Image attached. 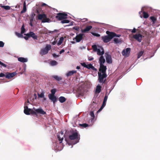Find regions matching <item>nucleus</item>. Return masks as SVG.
Returning <instances> with one entry per match:
<instances>
[{
	"label": "nucleus",
	"mask_w": 160,
	"mask_h": 160,
	"mask_svg": "<svg viewBox=\"0 0 160 160\" xmlns=\"http://www.w3.org/2000/svg\"><path fill=\"white\" fill-rule=\"evenodd\" d=\"M69 138L71 140H75L74 144H75L79 142L80 139V135L77 131L75 130L72 132V134L69 136Z\"/></svg>",
	"instance_id": "nucleus-1"
},
{
	"label": "nucleus",
	"mask_w": 160,
	"mask_h": 160,
	"mask_svg": "<svg viewBox=\"0 0 160 160\" xmlns=\"http://www.w3.org/2000/svg\"><path fill=\"white\" fill-rule=\"evenodd\" d=\"M108 35L102 37V39L103 40V42L105 43H107L111 41L113 38V36H112L111 32L107 31L106 32Z\"/></svg>",
	"instance_id": "nucleus-2"
},
{
	"label": "nucleus",
	"mask_w": 160,
	"mask_h": 160,
	"mask_svg": "<svg viewBox=\"0 0 160 160\" xmlns=\"http://www.w3.org/2000/svg\"><path fill=\"white\" fill-rule=\"evenodd\" d=\"M98 80L99 82L104 83L105 82L106 79L104 80L107 76L106 73H102L101 72H98Z\"/></svg>",
	"instance_id": "nucleus-3"
},
{
	"label": "nucleus",
	"mask_w": 160,
	"mask_h": 160,
	"mask_svg": "<svg viewBox=\"0 0 160 160\" xmlns=\"http://www.w3.org/2000/svg\"><path fill=\"white\" fill-rule=\"evenodd\" d=\"M51 49V46L50 45L47 44L45 48L42 49L40 52V54L42 55L47 54L49 50Z\"/></svg>",
	"instance_id": "nucleus-4"
},
{
	"label": "nucleus",
	"mask_w": 160,
	"mask_h": 160,
	"mask_svg": "<svg viewBox=\"0 0 160 160\" xmlns=\"http://www.w3.org/2000/svg\"><path fill=\"white\" fill-rule=\"evenodd\" d=\"M67 16L68 15L66 13L59 12L57 14V15L56 16L55 18L58 20L60 21L67 18Z\"/></svg>",
	"instance_id": "nucleus-5"
},
{
	"label": "nucleus",
	"mask_w": 160,
	"mask_h": 160,
	"mask_svg": "<svg viewBox=\"0 0 160 160\" xmlns=\"http://www.w3.org/2000/svg\"><path fill=\"white\" fill-rule=\"evenodd\" d=\"M81 65L85 68H86L88 69H91L94 71H96L97 69L92 66L91 64H86L85 62L81 63Z\"/></svg>",
	"instance_id": "nucleus-6"
},
{
	"label": "nucleus",
	"mask_w": 160,
	"mask_h": 160,
	"mask_svg": "<svg viewBox=\"0 0 160 160\" xmlns=\"http://www.w3.org/2000/svg\"><path fill=\"white\" fill-rule=\"evenodd\" d=\"M143 37L142 35L140 34L137 33L133 35L132 38L135 39L139 42H141L142 40V38Z\"/></svg>",
	"instance_id": "nucleus-7"
},
{
	"label": "nucleus",
	"mask_w": 160,
	"mask_h": 160,
	"mask_svg": "<svg viewBox=\"0 0 160 160\" xmlns=\"http://www.w3.org/2000/svg\"><path fill=\"white\" fill-rule=\"evenodd\" d=\"M84 35L83 33H80L77 35L76 37L73 38V40H75L77 42H80L83 38V36Z\"/></svg>",
	"instance_id": "nucleus-8"
},
{
	"label": "nucleus",
	"mask_w": 160,
	"mask_h": 160,
	"mask_svg": "<svg viewBox=\"0 0 160 160\" xmlns=\"http://www.w3.org/2000/svg\"><path fill=\"white\" fill-rule=\"evenodd\" d=\"M33 109L35 111H36V116H37V114H41L42 115H44L46 114V112L41 108H39L38 109H36L35 108H33Z\"/></svg>",
	"instance_id": "nucleus-9"
},
{
	"label": "nucleus",
	"mask_w": 160,
	"mask_h": 160,
	"mask_svg": "<svg viewBox=\"0 0 160 160\" xmlns=\"http://www.w3.org/2000/svg\"><path fill=\"white\" fill-rule=\"evenodd\" d=\"M85 92L84 88L82 86L79 87L77 89V92L79 95L83 96Z\"/></svg>",
	"instance_id": "nucleus-10"
},
{
	"label": "nucleus",
	"mask_w": 160,
	"mask_h": 160,
	"mask_svg": "<svg viewBox=\"0 0 160 160\" xmlns=\"http://www.w3.org/2000/svg\"><path fill=\"white\" fill-rule=\"evenodd\" d=\"M130 50L131 49L130 48H127L126 49L123 50L122 52V55L125 57L128 56Z\"/></svg>",
	"instance_id": "nucleus-11"
},
{
	"label": "nucleus",
	"mask_w": 160,
	"mask_h": 160,
	"mask_svg": "<svg viewBox=\"0 0 160 160\" xmlns=\"http://www.w3.org/2000/svg\"><path fill=\"white\" fill-rule=\"evenodd\" d=\"M107 68L106 66L104 65H100V68L99 69V72L102 73H106V71Z\"/></svg>",
	"instance_id": "nucleus-12"
},
{
	"label": "nucleus",
	"mask_w": 160,
	"mask_h": 160,
	"mask_svg": "<svg viewBox=\"0 0 160 160\" xmlns=\"http://www.w3.org/2000/svg\"><path fill=\"white\" fill-rule=\"evenodd\" d=\"M16 74V72L10 73L7 72L6 73L5 78L8 79H10L13 77Z\"/></svg>",
	"instance_id": "nucleus-13"
},
{
	"label": "nucleus",
	"mask_w": 160,
	"mask_h": 160,
	"mask_svg": "<svg viewBox=\"0 0 160 160\" xmlns=\"http://www.w3.org/2000/svg\"><path fill=\"white\" fill-rule=\"evenodd\" d=\"M57 137L58 140L60 142V143H61L62 142L64 137V135L63 134V132H58L57 135Z\"/></svg>",
	"instance_id": "nucleus-14"
},
{
	"label": "nucleus",
	"mask_w": 160,
	"mask_h": 160,
	"mask_svg": "<svg viewBox=\"0 0 160 160\" xmlns=\"http://www.w3.org/2000/svg\"><path fill=\"white\" fill-rule=\"evenodd\" d=\"M106 60L108 63H111L112 62V59L111 56L107 53H105Z\"/></svg>",
	"instance_id": "nucleus-15"
},
{
	"label": "nucleus",
	"mask_w": 160,
	"mask_h": 160,
	"mask_svg": "<svg viewBox=\"0 0 160 160\" xmlns=\"http://www.w3.org/2000/svg\"><path fill=\"white\" fill-rule=\"evenodd\" d=\"M24 35H25L27 37H31L34 39H37V36L33 32H30L29 33L27 34H24Z\"/></svg>",
	"instance_id": "nucleus-16"
},
{
	"label": "nucleus",
	"mask_w": 160,
	"mask_h": 160,
	"mask_svg": "<svg viewBox=\"0 0 160 160\" xmlns=\"http://www.w3.org/2000/svg\"><path fill=\"white\" fill-rule=\"evenodd\" d=\"M48 97L49 99L55 103L57 101L56 97L55 95H48Z\"/></svg>",
	"instance_id": "nucleus-17"
},
{
	"label": "nucleus",
	"mask_w": 160,
	"mask_h": 160,
	"mask_svg": "<svg viewBox=\"0 0 160 160\" xmlns=\"http://www.w3.org/2000/svg\"><path fill=\"white\" fill-rule=\"evenodd\" d=\"M30 108H28L27 106H24V113L26 115H30Z\"/></svg>",
	"instance_id": "nucleus-18"
},
{
	"label": "nucleus",
	"mask_w": 160,
	"mask_h": 160,
	"mask_svg": "<svg viewBox=\"0 0 160 160\" xmlns=\"http://www.w3.org/2000/svg\"><path fill=\"white\" fill-rule=\"evenodd\" d=\"M101 49H102V51H101V50L100 49H98L96 51L97 52V54L98 55H101L102 56L104 53V50L103 48L101 47Z\"/></svg>",
	"instance_id": "nucleus-19"
},
{
	"label": "nucleus",
	"mask_w": 160,
	"mask_h": 160,
	"mask_svg": "<svg viewBox=\"0 0 160 160\" xmlns=\"http://www.w3.org/2000/svg\"><path fill=\"white\" fill-rule=\"evenodd\" d=\"M92 27L91 26H87L84 29H82L81 30L82 32H85L89 31L92 28Z\"/></svg>",
	"instance_id": "nucleus-20"
},
{
	"label": "nucleus",
	"mask_w": 160,
	"mask_h": 160,
	"mask_svg": "<svg viewBox=\"0 0 160 160\" xmlns=\"http://www.w3.org/2000/svg\"><path fill=\"white\" fill-rule=\"evenodd\" d=\"M99 61L100 65H103L105 61L103 56H101L100 57Z\"/></svg>",
	"instance_id": "nucleus-21"
},
{
	"label": "nucleus",
	"mask_w": 160,
	"mask_h": 160,
	"mask_svg": "<svg viewBox=\"0 0 160 160\" xmlns=\"http://www.w3.org/2000/svg\"><path fill=\"white\" fill-rule=\"evenodd\" d=\"M18 60L22 62H27L28 61V59L26 58L22 57H19L18 58Z\"/></svg>",
	"instance_id": "nucleus-22"
},
{
	"label": "nucleus",
	"mask_w": 160,
	"mask_h": 160,
	"mask_svg": "<svg viewBox=\"0 0 160 160\" xmlns=\"http://www.w3.org/2000/svg\"><path fill=\"white\" fill-rule=\"evenodd\" d=\"M76 72H77V71H76V70L70 71H69V72H68L66 74V76L67 77L71 76L73 74L76 73Z\"/></svg>",
	"instance_id": "nucleus-23"
},
{
	"label": "nucleus",
	"mask_w": 160,
	"mask_h": 160,
	"mask_svg": "<svg viewBox=\"0 0 160 160\" xmlns=\"http://www.w3.org/2000/svg\"><path fill=\"white\" fill-rule=\"evenodd\" d=\"M44 18H46V15L45 14H39L38 16V18L39 20H42Z\"/></svg>",
	"instance_id": "nucleus-24"
},
{
	"label": "nucleus",
	"mask_w": 160,
	"mask_h": 160,
	"mask_svg": "<svg viewBox=\"0 0 160 160\" xmlns=\"http://www.w3.org/2000/svg\"><path fill=\"white\" fill-rule=\"evenodd\" d=\"M101 86L99 85H98L96 89V92L98 93H99L101 92Z\"/></svg>",
	"instance_id": "nucleus-25"
},
{
	"label": "nucleus",
	"mask_w": 160,
	"mask_h": 160,
	"mask_svg": "<svg viewBox=\"0 0 160 160\" xmlns=\"http://www.w3.org/2000/svg\"><path fill=\"white\" fill-rule=\"evenodd\" d=\"M52 77L57 81H60L62 80V78L57 75H53Z\"/></svg>",
	"instance_id": "nucleus-26"
},
{
	"label": "nucleus",
	"mask_w": 160,
	"mask_h": 160,
	"mask_svg": "<svg viewBox=\"0 0 160 160\" xmlns=\"http://www.w3.org/2000/svg\"><path fill=\"white\" fill-rule=\"evenodd\" d=\"M66 100V98L63 96H61L59 98V100L61 103H63Z\"/></svg>",
	"instance_id": "nucleus-27"
},
{
	"label": "nucleus",
	"mask_w": 160,
	"mask_h": 160,
	"mask_svg": "<svg viewBox=\"0 0 160 160\" xmlns=\"http://www.w3.org/2000/svg\"><path fill=\"white\" fill-rule=\"evenodd\" d=\"M27 10V8L26 5V3L25 2H24L23 3V8L22 10L21 11V13H25Z\"/></svg>",
	"instance_id": "nucleus-28"
},
{
	"label": "nucleus",
	"mask_w": 160,
	"mask_h": 160,
	"mask_svg": "<svg viewBox=\"0 0 160 160\" xmlns=\"http://www.w3.org/2000/svg\"><path fill=\"white\" fill-rule=\"evenodd\" d=\"M50 19L47 17V16H46V18H44L42 20V22H49L50 21Z\"/></svg>",
	"instance_id": "nucleus-29"
},
{
	"label": "nucleus",
	"mask_w": 160,
	"mask_h": 160,
	"mask_svg": "<svg viewBox=\"0 0 160 160\" xmlns=\"http://www.w3.org/2000/svg\"><path fill=\"white\" fill-rule=\"evenodd\" d=\"M113 41L115 43H118L122 42V40L120 39L115 38L113 39Z\"/></svg>",
	"instance_id": "nucleus-30"
},
{
	"label": "nucleus",
	"mask_w": 160,
	"mask_h": 160,
	"mask_svg": "<svg viewBox=\"0 0 160 160\" xmlns=\"http://www.w3.org/2000/svg\"><path fill=\"white\" fill-rule=\"evenodd\" d=\"M1 8H4L6 10H9L10 9V7L8 6H2V4H0Z\"/></svg>",
	"instance_id": "nucleus-31"
},
{
	"label": "nucleus",
	"mask_w": 160,
	"mask_h": 160,
	"mask_svg": "<svg viewBox=\"0 0 160 160\" xmlns=\"http://www.w3.org/2000/svg\"><path fill=\"white\" fill-rule=\"evenodd\" d=\"M63 39L64 38L63 37H61L60 38V39L57 43V45L58 46L60 45L62 43Z\"/></svg>",
	"instance_id": "nucleus-32"
},
{
	"label": "nucleus",
	"mask_w": 160,
	"mask_h": 160,
	"mask_svg": "<svg viewBox=\"0 0 160 160\" xmlns=\"http://www.w3.org/2000/svg\"><path fill=\"white\" fill-rule=\"evenodd\" d=\"M150 18L153 24L155 23L157 20V18L156 17L154 16H151L150 17Z\"/></svg>",
	"instance_id": "nucleus-33"
},
{
	"label": "nucleus",
	"mask_w": 160,
	"mask_h": 160,
	"mask_svg": "<svg viewBox=\"0 0 160 160\" xmlns=\"http://www.w3.org/2000/svg\"><path fill=\"white\" fill-rule=\"evenodd\" d=\"M142 13L143 14V17L144 18H147L148 17L149 15L147 12H146L144 11Z\"/></svg>",
	"instance_id": "nucleus-34"
},
{
	"label": "nucleus",
	"mask_w": 160,
	"mask_h": 160,
	"mask_svg": "<svg viewBox=\"0 0 160 160\" xmlns=\"http://www.w3.org/2000/svg\"><path fill=\"white\" fill-rule=\"evenodd\" d=\"M112 36H113V38L114 37H120L121 35L120 34H117L115 32H111Z\"/></svg>",
	"instance_id": "nucleus-35"
},
{
	"label": "nucleus",
	"mask_w": 160,
	"mask_h": 160,
	"mask_svg": "<svg viewBox=\"0 0 160 160\" xmlns=\"http://www.w3.org/2000/svg\"><path fill=\"white\" fill-rule=\"evenodd\" d=\"M58 64V62H57L55 60H52L50 62V64L51 66H55Z\"/></svg>",
	"instance_id": "nucleus-36"
},
{
	"label": "nucleus",
	"mask_w": 160,
	"mask_h": 160,
	"mask_svg": "<svg viewBox=\"0 0 160 160\" xmlns=\"http://www.w3.org/2000/svg\"><path fill=\"white\" fill-rule=\"evenodd\" d=\"M51 94H49L48 95H55V93L56 92V89L54 88L51 90Z\"/></svg>",
	"instance_id": "nucleus-37"
},
{
	"label": "nucleus",
	"mask_w": 160,
	"mask_h": 160,
	"mask_svg": "<svg viewBox=\"0 0 160 160\" xmlns=\"http://www.w3.org/2000/svg\"><path fill=\"white\" fill-rule=\"evenodd\" d=\"M25 31V29L24 28V25H23L21 28V33H23Z\"/></svg>",
	"instance_id": "nucleus-38"
},
{
	"label": "nucleus",
	"mask_w": 160,
	"mask_h": 160,
	"mask_svg": "<svg viewBox=\"0 0 160 160\" xmlns=\"http://www.w3.org/2000/svg\"><path fill=\"white\" fill-rule=\"evenodd\" d=\"M144 52L141 51L138 53V58H139L141 56H142L143 53Z\"/></svg>",
	"instance_id": "nucleus-39"
},
{
	"label": "nucleus",
	"mask_w": 160,
	"mask_h": 160,
	"mask_svg": "<svg viewBox=\"0 0 160 160\" xmlns=\"http://www.w3.org/2000/svg\"><path fill=\"white\" fill-rule=\"evenodd\" d=\"M30 114H31L32 115H35L36 116V111L31 109H30Z\"/></svg>",
	"instance_id": "nucleus-40"
},
{
	"label": "nucleus",
	"mask_w": 160,
	"mask_h": 160,
	"mask_svg": "<svg viewBox=\"0 0 160 160\" xmlns=\"http://www.w3.org/2000/svg\"><path fill=\"white\" fill-rule=\"evenodd\" d=\"M38 95L39 98H42L44 97V93L42 92L40 94L38 93Z\"/></svg>",
	"instance_id": "nucleus-41"
},
{
	"label": "nucleus",
	"mask_w": 160,
	"mask_h": 160,
	"mask_svg": "<svg viewBox=\"0 0 160 160\" xmlns=\"http://www.w3.org/2000/svg\"><path fill=\"white\" fill-rule=\"evenodd\" d=\"M70 22L68 20H62L61 21V22L63 24L65 23H68Z\"/></svg>",
	"instance_id": "nucleus-42"
},
{
	"label": "nucleus",
	"mask_w": 160,
	"mask_h": 160,
	"mask_svg": "<svg viewBox=\"0 0 160 160\" xmlns=\"http://www.w3.org/2000/svg\"><path fill=\"white\" fill-rule=\"evenodd\" d=\"M79 125L81 126L82 127L84 128H86L89 126L88 124L86 123H83L82 124H79Z\"/></svg>",
	"instance_id": "nucleus-43"
},
{
	"label": "nucleus",
	"mask_w": 160,
	"mask_h": 160,
	"mask_svg": "<svg viewBox=\"0 0 160 160\" xmlns=\"http://www.w3.org/2000/svg\"><path fill=\"white\" fill-rule=\"evenodd\" d=\"M15 34L17 36H18L19 38H22L23 37L21 33H18L17 32H15Z\"/></svg>",
	"instance_id": "nucleus-44"
},
{
	"label": "nucleus",
	"mask_w": 160,
	"mask_h": 160,
	"mask_svg": "<svg viewBox=\"0 0 160 160\" xmlns=\"http://www.w3.org/2000/svg\"><path fill=\"white\" fill-rule=\"evenodd\" d=\"M90 115L91 117H92V119H93L94 118L95 116L93 112V111H91L90 113Z\"/></svg>",
	"instance_id": "nucleus-45"
},
{
	"label": "nucleus",
	"mask_w": 160,
	"mask_h": 160,
	"mask_svg": "<svg viewBox=\"0 0 160 160\" xmlns=\"http://www.w3.org/2000/svg\"><path fill=\"white\" fill-rule=\"evenodd\" d=\"M92 49H93V50L94 51H96L98 49L97 48V46L96 45H92Z\"/></svg>",
	"instance_id": "nucleus-46"
},
{
	"label": "nucleus",
	"mask_w": 160,
	"mask_h": 160,
	"mask_svg": "<svg viewBox=\"0 0 160 160\" xmlns=\"http://www.w3.org/2000/svg\"><path fill=\"white\" fill-rule=\"evenodd\" d=\"M138 29L136 30L135 28H134L132 30L130 29L129 31H131L132 33H134L136 32V30L138 31Z\"/></svg>",
	"instance_id": "nucleus-47"
},
{
	"label": "nucleus",
	"mask_w": 160,
	"mask_h": 160,
	"mask_svg": "<svg viewBox=\"0 0 160 160\" xmlns=\"http://www.w3.org/2000/svg\"><path fill=\"white\" fill-rule=\"evenodd\" d=\"M92 33L93 35L95 36L98 37H99L100 36V35L98 33H95V32H92Z\"/></svg>",
	"instance_id": "nucleus-48"
},
{
	"label": "nucleus",
	"mask_w": 160,
	"mask_h": 160,
	"mask_svg": "<svg viewBox=\"0 0 160 160\" xmlns=\"http://www.w3.org/2000/svg\"><path fill=\"white\" fill-rule=\"evenodd\" d=\"M73 28L74 29H75L77 31H79V30L80 29L78 27H77V26L74 27Z\"/></svg>",
	"instance_id": "nucleus-49"
},
{
	"label": "nucleus",
	"mask_w": 160,
	"mask_h": 160,
	"mask_svg": "<svg viewBox=\"0 0 160 160\" xmlns=\"http://www.w3.org/2000/svg\"><path fill=\"white\" fill-rule=\"evenodd\" d=\"M0 65H2V66H3V67H5V68L7 67V65L6 64L2 63L0 61Z\"/></svg>",
	"instance_id": "nucleus-50"
},
{
	"label": "nucleus",
	"mask_w": 160,
	"mask_h": 160,
	"mask_svg": "<svg viewBox=\"0 0 160 160\" xmlns=\"http://www.w3.org/2000/svg\"><path fill=\"white\" fill-rule=\"evenodd\" d=\"M4 45V43L0 41V47H3Z\"/></svg>",
	"instance_id": "nucleus-51"
},
{
	"label": "nucleus",
	"mask_w": 160,
	"mask_h": 160,
	"mask_svg": "<svg viewBox=\"0 0 160 160\" xmlns=\"http://www.w3.org/2000/svg\"><path fill=\"white\" fill-rule=\"evenodd\" d=\"M6 74L5 75L4 73L1 72L0 73V77H5Z\"/></svg>",
	"instance_id": "nucleus-52"
},
{
	"label": "nucleus",
	"mask_w": 160,
	"mask_h": 160,
	"mask_svg": "<svg viewBox=\"0 0 160 160\" xmlns=\"http://www.w3.org/2000/svg\"><path fill=\"white\" fill-rule=\"evenodd\" d=\"M33 96H34V98H33L32 99V100L33 101L34 100V99H37V96L36 94V93L34 94L33 95Z\"/></svg>",
	"instance_id": "nucleus-53"
},
{
	"label": "nucleus",
	"mask_w": 160,
	"mask_h": 160,
	"mask_svg": "<svg viewBox=\"0 0 160 160\" xmlns=\"http://www.w3.org/2000/svg\"><path fill=\"white\" fill-rule=\"evenodd\" d=\"M108 96L106 94L105 95V96L104 97L103 101H105L107 102V99H108Z\"/></svg>",
	"instance_id": "nucleus-54"
},
{
	"label": "nucleus",
	"mask_w": 160,
	"mask_h": 160,
	"mask_svg": "<svg viewBox=\"0 0 160 160\" xmlns=\"http://www.w3.org/2000/svg\"><path fill=\"white\" fill-rule=\"evenodd\" d=\"M106 101H103L102 106H103L105 107L106 104Z\"/></svg>",
	"instance_id": "nucleus-55"
},
{
	"label": "nucleus",
	"mask_w": 160,
	"mask_h": 160,
	"mask_svg": "<svg viewBox=\"0 0 160 160\" xmlns=\"http://www.w3.org/2000/svg\"><path fill=\"white\" fill-rule=\"evenodd\" d=\"M52 56H53L54 57V58H55V57H59V55H56V54L55 53H53L52 54Z\"/></svg>",
	"instance_id": "nucleus-56"
},
{
	"label": "nucleus",
	"mask_w": 160,
	"mask_h": 160,
	"mask_svg": "<svg viewBox=\"0 0 160 160\" xmlns=\"http://www.w3.org/2000/svg\"><path fill=\"white\" fill-rule=\"evenodd\" d=\"M82 22H85L88 21V19L87 18H83L82 20Z\"/></svg>",
	"instance_id": "nucleus-57"
},
{
	"label": "nucleus",
	"mask_w": 160,
	"mask_h": 160,
	"mask_svg": "<svg viewBox=\"0 0 160 160\" xmlns=\"http://www.w3.org/2000/svg\"><path fill=\"white\" fill-rule=\"evenodd\" d=\"M64 51H65L63 49H62L60 51L59 53H60V54H61L62 53L64 52Z\"/></svg>",
	"instance_id": "nucleus-58"
},
{
	"label": "nucleus",
	"mask_w": 160,
	"mask_h": 160,
	"mask_svg": "<svg viewBox=\"0 0 160 160\" xmlns=\"http://www.w3.org/2000/svg\"><path fill=\"white\" fill-rule=\"evenodd\" d=\"M57 41H54L52 42V44L53 45H55L57 43Z\"/></svg>",
	"instance_id": "nucleus-59"
},
{
	"label": "nucleus",
	"mask_w": 160,
	"mask_h": 160,
	"mask_svg": "<svg viewBox=\"0 0 160 160\" xmlns=\"http://www.w3.org/2000/svg\"><path fill=\"white\" fill-rule=\"evenodd\" d=\"M29 38H30V37H27L26 36L24 37V39L26 40H28Z\"/></svg>",
	"instance_id": "nucleus-60"
},
{
	"label": "nucleus",
	"mask_w": 160,
	"mask_h": 160,
	"mask_svg": "<svg viewBox=\"0 0 160 160\" xmlns=\"http://www.w3.org/2000/svg\"><path fill=\"white\" fill-rule=\"evenodd\" d=\"M93 58H89L88 59L89 61H91V60H93Z\"/></svg>",
	"instance_id": "nucleus-61"
},
{
	"label": "nucleus",
	"mask_w": 160,
	"mask_h": 160,
	"mask_svg": "<svg viewBox=\"0 0 160 160\" xmlns=\"http://www.w3.org/2000/svg\"><path fill=\"white\" fill-rule=\"evenodd\" d=\"M46 5H47L45 3H43L42 4V6H46Z\"/></svg>",
	"instance_id": "nucleus-62"
},
{
	"label": "nucleus",
	"mask_w": 160,
	"mask_h": 160,
	"mask_svg": "<svg viewBox=\"0 0 160 160\" xmlns=\"http://www.w3.org/2000/svg\"><path fill=\"white\" fill-rule=\"evenodd\" d=\"M76 68L78 69H80V67L78 66H77L76 67Z\"/></svg>",
	"instance_id": "nucleus-63"
},
{
	"label": "nucleus",
	"mask_w": 160,
	"mask_h": 160,
	"mask_svg": "<svg viewBox=\"0 0 160 160\" xmlns=\"http://www.w3.org/2000/svg\"><path fill=\"white\" fill-rule=\"evenodd\" d=\"M104 107L103 106H102H102H101V108H100L101 109H102Z\"/></svg>",
	"instance_id": "nucleus-64"
}]
</instances>
